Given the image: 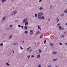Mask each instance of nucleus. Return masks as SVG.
Returning <instances> with one entry per match:
<instances>
[{
    "mask_svg": "<svg viewBox=\"0 0 67 67\" xmlns=\"http://www.w3.org/2000/svg\"><path fill=\"white\" fill-rule=\"evenodd\" d=\"M38 17L39 19H41V14L40 13H39L38 14Z\"/></svg>",
    "mask_w": 67,
    "mask_h": 67,
    "instance_id": "obj_1",
    "label": "nucleus"
},
{
    "mask_svg": "<svg viewBox=\"0 0 67 67\" xmlns=\"http://www.w3.org/2000/svg\"><path fill=\"white\" fill-rule=\"evenodd\" d=\"M17 13V11H15L14 12H13L12 13V15H14L16 13Z\"/></svg>",
    "mask_w": 67,
    "mask_h": 67,
    "instance_id": "obj_2",
    "label": "nucleus"
},
{
    "mask_svg": "<svg viewBox=\"0 0 67 67\" xmlns=\"http://www.w3.org/2000/svg\"><path fill=\"white\" fill-rule=\"evenodd\" d=\"M34 31L32 30H30V35H32L34 34Z\"/></svg>",
    "mask_w": 67,
    "mask_h": 67,
    "instance_id": "obj_3",
    "label": "nucleus"
},
{
    "mask_svg": "<svg viewBox=\"0 0 67 67\" xmlns=\"http://www.w3.org/2000/svg\"><path fill=\"white\" fill-rule=\"evenodd\" d=\"M27 19H24L23 20V22L24 23H26L27 22H28V21H27Z\"/></svg>",
    "mask_w": 67,
    "mask_h": 67,
    "instance_id": "obj_4",
    "label": "nucleus"
},
{
    "mask_svg": "<svg viewBox=\"0 0 67 67\" xmlns=\"http://www.w3.org/2000/svg\"><path fill=\"white\" fill-rule=\"evenodd\" d=\"M42 52V51L40 49L39 51V54H41V53Z\"/></svg>",
    "mask_w": 67,
    "mask_h": 67,
    "instance_id": "obj_5",
    "label": "nucleus"
},
{
    "mask_svg": "<svg viewBox=\"0 0 67 67\" xmlns=\"http://www.w3.org/2000/svg\"><path fill=\"white\" fill-rule=\"evenodd\" d=\"M38 28L40 30H41V28L40 27V25H38Z\"/></svg>",
    "mask_w": 67,
    "mask_h": 67,
    "instance_id": "obj_6",
    "label": "nucleus"
},
{
    "mask_svg": "<svg viewBox=\"0 0 67 67\" xmlns=\"http://www.w3.org/2000/svg\"><path fill=\"white\" fill-rule=\"evenodd\" d=\"M6 18L5 17H4L2 19V20H4Z\"/></svg>",
    "mask_w": 67,
    "mask_h": 67,
    "instance_id": "obj_7",
    "label": "nucleus"
},
{
    "mask_svg": "<svg viewBox=\"0 0 67 67\" xmlns=\"http://www.w3.org/2000/svg\"><path fill=\"white\" fill-rule=\"evenodd\" d=\"M41 55L40 54H39L37 55V58H39V57H40Z\"/></svg>",
    "mask_w": 67,
    "mask_h": 67,
    "instance_id": "obj_8",
    "label": "nucleus"
},
{
    "mask_svg": "<svg viewBox=\"0 0 67 67\" xmlns=\"http://www.w3.org/2000/svg\"><path fill=\"white\" fill-rule=\"evenodd\" d=\"M26 23L25 24V25H27L28 24V21H27V22H26Z\"/></svg>",
    "mask_w": 67,
    "mask_h": 67,
    "instance_id": "obj_9",
    "label": "nucleus"
},
{
    "mask_svg": "<svg viewBox=\"0 0 67 67\" xmlns=\"http://www.w3.org/2000/svg\"><path fill=\"white\" fill-rule=\"evenodd\" d=\"M7 0H2L1 1L3 3L5 1Z\"/></svg>",
    "mask_w": 67,
    "mask_h": 67,
    "instance_id": "obj_10",
    "label": "nucleus"
},
{
    "mask_svg": "<svg viewBox=\"0 0 67 67\" xmlns=\"http://www.w3.org/2000/svg\"><path fill=\"white\" fill-rule=\"evenodd\" d=\"M59 28L60 30H61L62 29V27L60 26H59Z\"/></svg>",
    "mask_w": 67,
    "mask_h": 67,
    "instance_id": "obj_11",
    "label": "nucleus"
},
{
    "mask_svg": "<svg viewBox=\"0 0 67 67\" xmlns=\"http://www.w3.org/2000/svg\"><path fill=\"white\" fill-rule=\"evenodd\" d=\"M25 28V29H26V30L27 29V28H28V26H25V27H24Z\"/></svg>",
    "mask_w": 67,
    "mask_h": 67,
    "instance_id": "obj_12",
    "label": "nucleus"
},
{
    "mask_svg": "<svg viewBox=\"0 0 67 67\" xmlns=\"http://www.w3.org/2000/svg\"><path fill=\"white\" fill-rule=\"evenodd\" d=\"M30 47H29L28 48H27V51L28 52V50L30 48Z\"/></svg>",
    "mask_w": 67,
    "mask_h": 67,
    "instance_id": "obj_13",
    "label": "nucleus"
},
{
    "mask_svg": "<svg viewBox=\"0 0 67 67\" xmlns=\"http://www.w3.org/2000/svg\"><path fill=\"white\" fill-rule=\"evenodd\" d=\"M56 60H57V59H53V62H55V61H56Z\"/></svg>",
    "mask_w": 67,
    "mask_h": 67,
    "instance_id": "obj_14",
    "label": "nucleus"
},
{
    "mask_svg": "<svg viewBox=\"0 0 67 67\" xmlns=\"http://www.w3.org/2000/svg\"><path fill=\"white\" fill-rule=\"evenodd\" d=\"M50 45L51 46H54V44L51 43L50 44Z\"/></svg>",
    "mask_w": 67,
    "mask_h": 67,
    "instance_id": "obj_15",
    "label": "nucleus"
},
{
    "mask_svg": "<svg viewBox=\"0 0 67 67\" xmlns=\"http://www.w3.org/2000/svg\"><path fill=\"white\" fill-rule=\"evenodd\" d=\"M40 33V32L38 31L37 32L36 34H39Z\"/></svg>",
    "mask_w": 67,
    "mask_h": 67,
    "instance_id": "obj_16",
    "label": "nucleus"
},
{
    "mask_svg": "<svg viewBox=\"0 0 67 67\" xmlns=\"http://www.w3.org/2000/svg\"><path fill=\"white\" fill-rule=\"evenodd\" d=\"M20 48L22 50L23 49V48L22 47V46H20Z\"/></svg>",
    "mask_w": 67,
    "mask_h": 67,
    "instance_id": "obj_17",
    "label": "nucleus"
},
{
    "mask_svg": "<svg viewBox=\"0 0 67 67\" xmlns=\"http://www.w3.org/2000/svg\"><path fill=\"white\" fill-rule=\"evenodd\" d=\"M53 54H57V52H54V51L53 52Z\"/></svg>",
    "mask_w": 67,
    "mask_h": 67,
    "instance_id": "obj_18",
    "label": "nucleus"
},
{
    "mask_svg": "<svg viewBox=\"0 0 67 67\" xmlns=\"http://www.w3.org/2000/svg\"><path fill=\"white\" fill-rule=\"evenodd\" d=\"M39 9L40 10H41V9H43V8L41 7H40L39 8Z\"/></svg>",
    "mask_w": 67,
    "mask_h": 67,
    "instance_id": "obj_19",
    "label": "nucleus"
},
{
    "mask_svg": "<svg viewBox=\"0 0 67 67\" xmlns=\"http://www.w3.org/2000/svg\"><path fill=\"white\" fill-rule=\"evenodd\" d=\"M42 19H44V16H42V17L41 18Z\"/></svg>",
    "mask_w": 67,
    "mask_h": 67,
    "instance_id": "obj_20",
    "label": "nucleus"
},
{
    "mask_svg": "<svg viewBox=\"0 0 67 67\" xmlns=\"http://www.w3.org/2000/svg\"><path fill=\"white\" fill-rule=\"evenodd\" d=\"M31 57H32V58H33V57H35V56L33 55H32L31 56Z\"/></svg>",
    "mask_w": 67,
    "mask_h": 67,
    "instance_id": "obj_21",
    "label": "nucleus"
},
{
    "mask_svg": "<svg viewBox=\"0 0 67 67\" xmlns=\"http://www.w3.org/2000/svg\"><path fill=\"white\" fill-rule=\"evenodd\" d=\"M6 65H7V66H10V64H9L8 63H6Z\"/></svg>",
    "mask_w": 67,
    "mask_h": 67,
    "instance_id": "obj_22",
    "label": "nucleus"
},
{
    "mask_svg": "<svg viewBox=\"0 0 67 67\" xmlns=\"http://www.w3.org/2000/svg\"><path fill=\"white\" fill-rule=\"evenodd\" d=\"M0 45L1 46H3V43H1L0 44Z\"/></svg>",
    "mask_w": 67,
    "mask_h": 67,
    "instance_id": "obj_23",
    "label": "nucleus"
},
{
    "mask_svg": "<svg viewBox=\"0 0 67 67\" xmlns=\"http://www.w3.org/2000/svg\"><path fill=\"white\" fill-rule=\"evenodd\" d=\"M25 33L26 34H28V32L27 31H25Z\"/></svg>",
    "mask_w": 67,
    "mask_h": 67,
    "instance_id": "obj_24",
    "label": "nucleus"
},
{
    "mask_svg": "<svg viewBox=\"0 0 67 67\" xmlns=\"http://www.w3.org/2000/svg\"><path fill=\"white\" fill-rule=\"evenodd\" d=\"M64 12H65V13H67V9L65 10L64 11Z\"/></svg>",
    "mask_w": 67,
    "mask_h": 67,
    "instance_id": "obj_25",
    "label": "nucleus"
},
{
    "mask_svg": "<svg viewBox=\"0 0 67 67\" xmlns=\"http://www.w3.org/2000/svg\"><path fill=\"white\" fill-rule=\"evenodd\" d=\"M12 37V35H10V37H9V39H10Z\"/></svg>",
    "mask_w": 67,
    "mask_h": 67,
    "instance_id": "obj_26",
    "label": "nucleus"
},
{
    "mask_svg": "<svg viewBox=\"0 0 67 67\" xmlns=\"http://www.w3.org/2000/svg\"><path fill=\"white\" fill-rule=\"evenodd\" d=\"M30 55H29L27 56V58H30Z\"/></svg>",
    "mask_w": 67,
    "mask_h": 67,
    "instance_id": "obj_27",
    "label": "nucleus"
},
{
    "mask_svg": "<svg viewBox=\"0 0 67 67\" xmlns=\"http://www.w3.org/2000/svg\"><path fill=\"white\" fill-rule=\"evenodd\" d=\"M35 17L36 18H37V14H35Z\"/></svg>",
    "mask_w": 67,
    "mask_h": 67,
    "instance_id": "obj_28",
    "label": "nucleus"
},
{
    "mask_svg": "<svg viewBox=\"0 0 67 67\" xmlns=\"http://www.w3.org/2000/svg\"><path fill=\"white\" fill-rule=\"evenodd\" d=\"M57 22H58L59 21V19H57Z\"/></svg>",
    "mask_w": 67,
    "mask_h": 67,
    "instance_id": "obj_29",
    "label": "nucleus"
},
{
    "mask_svg": "<svg viewBox=\"0 0 67 67\" xmlns=\"http://www.w3.org/2000/svg\"><path fill=\"white\" fill-rule=\"evenodd\" d=\"M38 67H41V65L40 64H39Z\"/></svg>",
    "mask_w": 67,
    "mask_h": 67,
    "instance_id": "obj_30",
    "label": "nucleus"
},
{
    "mask_svg": "<svg viewBox=\"0 0 67 67\" xmlns=\"http://www.w3.org/2000/svg\"><path fill=\"white\" fill-rule=\"evenodd\" d=\"M46 42V40H45L44 41V44H45Z\"/></svg>",
    "mask_w": 67,
    "mask_h": 67,
    "instance_id": "obj_31",
    "label": "nucleus"
},
{
    "mask_svg": "<svg viewBox=\"0 0 67 67\" xmlns=\"http://www.w3.org/2000/svg\"><path fill=\"white\" fill-rule=\"evenodd\" d=\"M52 7H52V5H51V6H50V8L51 9H52Z\"/></svg>",
    "mask_w": 67,
    "mask_h": 67,
    "instance_id": "obj_32",
    "label": "nucleus"
},
{
    "mask_svg": "<svg viewBox=\"0 0 67 67\" xmlns=\"http://www.w3.org/2000/svg\"><path fill=\"white\" fill-rule=\"evenodd\" d=\"M21 28H22L23 29V28H24V27H23V26H21Z\"/></svg>",
    "mask_w": 67,
    "mask_h": 67,
    "instance_id": "obj_33",
    "label": "nucleus"
},
{
    "mask_svg": "<svg viewBox=\"0 0 67 67\" xmlns=\"http://www.w3.org/2000/svg\"><path fill=\"white\" fill-rule=\"evenodd\" d=\"M64 14H62V15H61V17H62V16H64Z\"/></svg>",
    "mask_w": 67,
    "mask_h": 67,
    "instance_id": "obj_34",
    "label": "nucleus"
},
{
    "mask_svg": "<svg viewBox=\"0 0 67 67\" xmlns=\"http://www.w3.org/2000/svg\"><path fill=\"white\" fill-rule=\"evenodd\" d=\"M18 27H20L21 26L20 25H18Z\"/></svg>",
    "mask_w": 67,
    "mask_h": 67,
    "instance_id": "obj_35",
    "label": "nucleus"
},
{
    "mask_svg": "<svg viewBox=\"0 0 67 67\" xmlns=\"http://www.w3.org/2000/svg\"><path fill=\"white\" fill-rule=\"evenodd\" d=\"M41 14L42 15H43V13H42L41 12Z\"/></svg>",
    "mask_w": 67,
    "mask_h": 67,
    "instance_id": "obj_36",
    "label": "nucleus"
},
{
    "mask_svg": "<svg viewBox=\"0 0 67 67\" xmlns=\"http://www.w3.org/2000/svg\"><path fill=\"white\" fill-rule=\"evenodd\" d=\"M59 25H60V24H59V23H58V24H57V25H58V26H59Z\"/></svg>",
    "mask_w": 67,
    "mask_h": 67,
    "instance_id": "obj_37",
    "label": "nucleus"
},
{
    "mask_svg": "<svg viewBox=\"0 0 67 67\" xmlns=\"http://www.w3.org/2000/svg\"><path fill=\"white\" fill-rule=\"evenodd\" d=\"M16 43H14L13 44V45H14V46L15 45H16Z\"/></svg>",
    "mask_w": 67,
    "mask_h": 67,
    "instance_id": "obj_38",
    "label": "nucleus"
},
{
    "mask_svg": "<svg viewBox=\"0 0 67 67\" xmlns=\"http://www.w3.org/2000/svg\"><path fill=\"white\" fill-rule=\"evenodd\" d=\"M13 26V25H11L10 26V27H12Z\"/></svg>",
    "mask_w": 67,
    "mask_h": 67,
    "instance_id": "obj_39",
    "label": "nucleus"
},
{
    "mask_svg": "<svg viewBox=\"0 0 67 67\" xmlns=\"http://www.w3.org/2000/svg\"><path fill=\"white\" fill-rule=\"evenodd\" d=\"M42 35H41L40 37V38H41V37H42Z\"/></svg>",
    "mask_w": 67,
    "mask_h": 67,
    "instance_id": "obj_40",
    "label": "nucleus"
},
{
    "mask_svg": "<svg viewBox=\"0 0 67 67\" xmlns=\"http://www.w3.org/2000/svg\"><path fill=\"white\" fill-rule=\"evenodd\" d=\"M59 44L60 45H62V43H59Z\"/></svg>",
    "mask_w": 67,
    "mask_h": 67,
    "instance_id": "obj_41",
    "label": "nucleus"
},
{
    "mask_svg": "<svg viewBox=\"0 0 67 67\" xmlns=\"http://www.w3.org/2000/svg\"><path fill=\"white\" fill-rule=\"evenodd\" d=\"M42 1V0H40V1H39V2H41Z\"/></svg>",
    "mask_w": 67,
    "mask_h": 67,
    "instance_id": "obj_42",
    "label": "nucleus"
},
{
    "mask_svg": "<svg viewBox=\"0 0 67 67\" xmlns=\"http://www.w3.org/2000/svg\"><path fill=\"white\" fill-rule=\"evenodd\" d=\"M62 37H64V35H62Z\"/></svg>",
    "mask_w": 67,
    "mask_h": 67,
    "instance_id": "obj_43",
    "label": "nucleus"
},
{
    "mask_svg": "<svg viewBox=\"0 0 67 67\" xmlns=\"http://www.w3.org/2000/svg\"><path fill=\"white\" fill-rule=\"evenodd\" d=\"M30 52H31L32 51V50L31 49H30L29 50Z\"/></svg>",
    "mask_w": 67,
    "mask_h": 67,
    "instance_id": "obj_44",
    "label": "nucleus"
},
{
    "mask_svg": "<svg viewBox=\"0 0 67 67\" xmlns=\"http://www.w3.org/2000/svg\"><path fill=\"white\" fill-rule=\"evenodd\" d=\"M65 45H67V43H65Z\"/></svg>",
    "mask_w": 67,
    "mask_h": 67,
    "instance_id": "obj_45",
    "label": "nucleus"
},
{
    "mask_svg": "<svg viewBox=\"0 0 67 67\" xmlns=\"http://www.w3.org/2000/svg\"><path fill=\"white\" fill-rule=\"evenodd\" d=\"M48 67H51V65H49L48 66Z\"/></svg>",
    "mask_w": 67,
    "mask_h": 67,
    "instance_id": "obj_46",
    "label": "nucleus"
},
{
    "mask_svg": "<svg viewBox=\"0 0 67 67\" xmlns=\"http://www.w3.org/2000/svg\"><path fill=\"white\" fill-rule=\"evenodd\" d=\"M66 31H65L64 32V34H66Z\"/></svg>",
    "mask_w": 67,
    "mask_h": 67,
    "instance_id": "obj_47",
    "label": "nucleus"
},
{
    "mask_svg": "<svg viewBox=\"0 0 67 67\" xmlns=\"http://www.w3.org/2000/svg\"><path fill=\"white\" fill-rule=\"evenodd\" d=\"M64 28H63L62 29V30H64Z\"/></svg>",
    "mask_w": 67,
    "mask_h": 67,
    "instance_id": "obj_48",
    "label": "nucleus"
},
{
    "mask_svg": "<svg viewBox=\"0 0 67 67\" xmlns=\"http://www.w3.org/2000/svg\"><path fill=\"white\" fill-rule=\"evenodd\" d=\"M48 20L49 21L50 20V19H48Z\"/></svg>",
    "mask_w": 67,
    "mask_h": 67,
    "instance_id": "obj_49",
    "label": "nucleus"
},
{
    "mask_svg": "<svg viewBox=\"0 0 67 67\" xmlns=\"http://www.w3.org/2000/svg\"><path fill=\"white\" fill-rule=\"evenodd\" d=\"M23 43H24V41H23Z\"/></svg>",
    "mask_w": 67,
    "mask_h": 67,
    "instance_id": "obj_50",
    "label": "nucleus"
},
{
    "mask_svg": "<svg viewBox=\"0 0 67 67\" xmlns=\"http://www.w3.org/2000/svg\"><path fill=\"white\" fill-rule=\"evenodd\" d=\"M13 53H14V51H13Z\"/></svg>",
    "mask_w": 67,
    "mask_h": 67,
    "instance_id": "obj_51",
    "label": "nucleus"
},
{
    "mask_svg": "<svg viewBox=\"0 0 67 67\" xmlns=\"http://www.w3.org/2000/svg\"><path fill=\"white\" fill-rule=\"evenodd\" d=\"M12 1H14V0H12Z\"/></svg>",
    "mask_w": 67,
    "mask_h": 67,
    "instance_id": "obj_52",
    "label": "nucleus"
},
{
    "mask_svg": "<svg viewBox=\"0 0 67 67\" xmlns=\"http://www.w3.org/2000/svg\"><path fill=\"white\" fill-rule=\"evenodd\" d=\"M15 21H17V20H15Z\"/></svg>",
    "mask_w": 67,
    "mask_h": 67,
    "instance_id": "obj_53",
    "label": "nucleus"
},
{
    "mask_svg": "<svg viewBox=\"0 0 67 67\" xmlns=\"http://www.w3.org/2000/svg\"><path fill=\"white\" fill-rule=\"evenodd\" d=\"M56 67H58L57 66H56Z\"/></svg>",
    "mask_w": 67,
    "mask_h": 67,
    "instance_id": "obj_54",
    "label": "nucleus"
},
{
    "mask_svg": "<svg viewBox=\"0 0 67 67\" xmlns=\"http://www.w3.org/2000/svg\"><path fill=\"white\" fill-rule=\"evenodd\" d=\"M29 27L30 28H31V27Z\"/></svg>",
    "mask_w": 67,
    "mask_h": 67,
    "instance_id": "obj_55",
    "label": "nucleus"
},
{
    "mask_svg": "<svg viewBox=\"0 0 67 67\" xmlns=\"http://www.w3.org/2000/svg\"><path fill=\"white\" fill-rule=\"evenodd\" d=\"M27 67V66H26V67Z\"/></svg>",
    "mask_w": 67,
    "mask_h": 67,
    "instance_id": "obj_56",
    "label": "nucleus"
}]
</instances>
